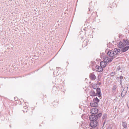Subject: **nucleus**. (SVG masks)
<instances>
[{"label":"nucleus","mask_w":129,"mask_h":129,"mask_svg":"<svg viewBox=\"0 0 129 129\" xmlns=\"http://www.w3.org/2000/svg\"><path fill=\"white\" fill-rule=\"evenodd\" d=\"M83 30H84L85 31H86L87 30V28H83Z\"/></svg>","instance_id":"obj_23"},{"label":"nucleus","mask_w":129,"mask_h":129,"mask_svg":"<svg viewBox=\"0 0 129 129\" xmlns=\"http://www.w3.org/2000/svg\"><path fill=\"white\" fill-rule=\"evenodd\" d=\"M111 62V59H108L107 57H105L104 60L100 62V65L102 67L104 68L106 67L107 63Z\"/></svg>","instance_id":"obj_1"},{"label":"nucleus","mask_w":129,"mask_h":129,"mask_svg":"<svg viewBox=\"0 0 129 129\" xmlns=\"http://www.w3.org/2000/svg\"><path fill=\"white\" fill-rule=\"evenodd\" d=\"M114 52L116 57L117 55H118L120 53L121 50L119 49L115 48L114 49Z\"/></svg>","instance_id":"obj_8"},{"label":"nucleus","mask_w":129,"mask_h":129,"mask_svg":"<svg viewBox=\"0 0 129 129\" xmlns=\"http://www.w3.org/2000/svg\"><path fill=\"white\" fill-rule=\"evenodd\" d=\"M23 112H27V110H26L23 111Z\"/></svg>","instance_id":"obj_26"},{"label":"nucleus","mask_w":129,"mask_h":129,"mask_svg":"<svg viewBox=\"0 0 129 129\" xmlns=\"http://www.w3.org/2000/svg\"><path fill=\"white\" fill-rule=\"evenodd\" d=\"M107 129H112V127H108L107 128Z\"/></svg>","instance_id":"obj_24"},{"label":"nucleus","mask_w":129,"mask_h":129,"mask_svg":"<svg viewBox=\"0 0 129 129\" xmlns=\"http://www.w3.org/2000/svg\"><path fill=\"white\" fill-rule=\"evenodd\" d=\"M122 125L124 128H126L127 127V124L125 122H122Z\"/></svg>","instance_id":"obj_16"},{"label":"nucleus","mask_w":129,"mask_h":129,"mask_svg":"<svg viewBox=\"0 0 129 129\" xmlns=\"http://www.w3.org/2000/svg\"><path fill=\"white\" fill-rule=\"evenodd\" d=\"M106 56L105 55V53H101L100 55V56L101 58H103L104 59V58L106 57Z\"/></svg>","instance_id":"obj_15"},{"label":"nucleus","mask_w":129,"mask_h":129,"mask_svg":"<svg viewBox=\"0 0 129 129\" xmlns=\"http://www.w3.org/2000/svg\"><path fill=\"white\" fill-rule=\"evenodd\" d=\"M95 68L96 70L99 72H101L103 71V68L101 66H96Z\"/></svg>","instance_id":"obj_10"},{"label":"nucleus","mask_w":129,"mask_h":129,"mask_svg":"<svg viewBox=\"0 0 129 129\" xmlns=\"http://www.w3.org/2000/svg\"><path fill=\"white\" fill-rule=\"evenodd\" d=\"M102 115V114L100 113L96 115H95V116L97 117V119L100 117Z\"/></svg>","instance_id":"obj_18"},{"label":"nucleus","mask_w":129,"mask_h":129,"mask_svg":"<svg viewBox=\"0 0 129 129\" xmlns=\"http://www.w3.org/2000/svg\"><path fill=\"white\" fill-rule=\"evenodd\" d=\"M99 101L100 100L97 97L93 99V102L90 103V105L92 107H96L98 106V103Z\"/></svg>","instance_id":"obj_2"},{"label":"nucleus","mask_w":129,"mask_h":129,"mask_svg":"<svg viewBox=\"0 0 129 129\" xmlns=\"http://www.w3.org/2000/svg\"><path fill=\"white\" fill-rule=\"evenodd\" d=\"M124 45L123 43L122 42H120L118 44V46L119 48L121 49V51L123 52V50L124 47Z\"/></svg>","instance_id":"obj_9"},{"label":"nucleus","mask_w":129,"mask_h":129,"mask_svg":"<svg viewBox=\"0 0 129 129\" xmlns=\"http://www.w3.org/2000/svg\"><path fill=\"white\" fill-rule=\"evenodd\" d=\"M96 95L97 94V95L99 97H100L101 96V89L100 88H98L96 89Z\"/></svg>","instance_id":"obj_11"},{"label":"nucleus","mask_w":129,"mask_h":129,"mask_svg":"<svg viewBox=\"0 0 129 129\" xmlns=\"http://www.w3.org/2000/svg\"><path fill=\"white\" fill-rule=\"evenodd\" d=\"M112 73H113V72H112V73H111V74H112Z\"/></svg>","instance_id":"obj_30"},{"label":"nucleus","mask_w":129,"mask_h":129,"mask_svg":"<svg viewBox=\"0 0 129 129\" xmlns=\"http://www.w3.org/2000/svg\"><path fill=\"white\" fill-rule=\"evenodd\" d=\"M107 117V116L106 115L104 114L103 115L102 118L104 120L105 119V120H106V118Z\"/></svg>","instance_id":"obj_19"},{"label":"nucleus","mask_w":129,"mask_h":129,"mask_svg":"<svg viewBox=\"0 0 129 129\" xmlns=\"http://www.w3.org/2000/svg\"><path fill=\"white\" fill-rule=\"evenodd\" d=\"M123 77L121 76L120 77V79L122 80L123 79Z\"/></svg>","instance_id":"obj_21"},{"label":"nucleus","mask_w":129,"mask_h":129,"mask_svg":"<svg viewBox=\"0 0 129 129\" xmlns=\"http://www.w3.org/2000/svg\"><path fill=\"white\" fill-rule=\"evenodd\" d=\"M89 119L90 121H96L97 119V117L95 115H93L90 116Z\"/></svg>","instance_id":"obj_7"},{"label":"nucleus","mask_w":129,"mask_h":129,"mask_svg":"<svg viewBox=\"0 0 129 129\" xmlns=\"http://www.w3.org/2000/svg\"><path fill=\"white\" fill-rule=\"evenodd\" d=\"M122 80L120 79V85H122Z\"/></svg>","instance_id":"obj_20"},{"label":"nucleus","mask_w":129,"mask_h":129,"mask_svg":"<svg viewBox=\"0 0 129 129\" xmlns=\"http://www.w3.org/2000/svg\"><path fill=\"white\" fill-rule=\"evenodd\" d=\"M90 78L93 80H95L96 79V77L94 74L93 73H91L90 75Z\"/></svg>","instance_id":"obj_13"},{"label":"nucleus","mask_w":129,"mask_h":129,"mask_svg":"<svg viewBox=\"0 0 129 129\" xmlns=\"http://www.w3.org/2000/svg\"><path fill=\"white\" fill-rule=\"evenodd\" d=\"M105 123V121L104 122V123H103V125H104V124Z\"/></svg>","instance_id":"obj_28"},{"label":"nucleus","mask_w":129,"mask_h":129,"mask_svg":"<svg viewBox=\"0 0 129 129\" xmlns=\"http://www.w3.org/2000/svg\"><path fill=\"white\" fill-rule=\"evenodd\" d=\"M98 110L96 108H93L90 111V112L91 115H94L97 114L98 113Z\"/></svg>","instance_id":"obj_6"},{"label":"nucleus","mask_w":129,"mask_h":129,"mask_svg":"<svg viewBox=\"0 0 129 129\" xmlns=\"http://www.w3.org/2000/svg\"><path fill=\"white\" fill-rule=\"evenodd\" d=\"M90 95L91 96H95L96 95V94L95 92L93 90H91L89 92Z\"/></svg>","instance_id":"obj_14"},{"label":"nucleus","mask_w":129,"mask_h":129,"mask_svg":"<svg viewBox=\"0 0 129 129\" xmlns=\"http://www.w3.org/2000/svg\"><path fill=\"white\" fill-rule=\"evenodd\" d=\"M24 109H26L28 108V107L27 106H24Z\"/></svg>","instance_id":"obj_22"},{"label":"nucleus","mask_w":129,"mask_h":129,"mask_svg":"<svg viewBox=\"0 0 129 129\" xmlns=\"http://www.w3.org/2000/svg\"><path fill=\"white\" fill-rule=\"evenodd\" d=\"M107 54L110 57V58H109L108 56L107 55L105 57L106 58V57H107L108 59H111V61H112L113 58L115 57L113 51L112 50L109 51L107 53Z\"/></svg>","instance_id":"obj_4"},{"label":"nucleus","mask_w":129,"mask_h":129,"mask_svg":"<svg viewBox=\"0 0 129 129\" xmlns=\"http://www.w3.org/2000/svg\"><path fill=\"white\" fill-rule=\"evenodd\" d=\"M84 115H82L81 116V117H82V118H83V117H84Z\"/></svg>","instance_id":"obj_27"},{"label":"nucleus","mask_w":129,"mask_h":129,"mask_svg":"<svg viewBox=\"0 0 129 129\" xmlns=\"http://www.w3.org/2000/svg\"><path fill=\"white\" fill-rule=\"evenodd\" d=\"M123 42L124 46V47L123 50V52H124L129 49V40H124Z\"/></svg>","instance_id":"obj_3"},{"label":"nucleus","mask_w":129,"mask_h":129,"mask_svg":"<svg viewBox=\"0 0 129 129\" xmlns=\"http://www.w3.org/2000/svg\"><path fill=\"white\" fill-rule=\"evenodd\" d=\"M127 106L129 109V102H128L127 104Z\"/></svg>","instance_id":"obj_25"},{"label":"nucleus","mask_w":129,"mask_h":129,"mask_svg":"<svg viewBox=\"0 0 129 129\" xmlns=\"http://www.w3.org/2000/svg\"><path fill=\"white\" fill-rule=\"evenodd\" d=\"M88 10H89V11H90V8H88Z\"/></svg>","instance_id":"obj_29"},{"label":"nucleus","mask_w":129,"mask_h":129,"mask_svg":"<svg viewBox=\"0 0 129 129\" xmlns=\"http://www.w3.org/2000/svg\"><path fill=\"white\" fill-rule=\"evenodd\" d=\"M90 126L92 127H95L97 125L98 122L97 121H91L90 123Z\"/></svg>","instance_id":"obj_5"},{"label":"nucleus","mask_w":129,"mask_h":129,"mask_svg":"<svg viewBox=\"0 0 129 129\" xmlns=\"http://www.w3.org/2000/svg\"><path fill=\"white\" fill-rule=\"evenodd\" d=\"M117 86L116 85H114L113 86L112 89V92H114L117 88Z\"/></svg>","instance_id":"obj_17"},{"label":"nucleus","mask_w":129,"mask_h":129,"mask_svg":"<svg viewBox=\"0 0 129 129\" xmlns=\"http://www.w3.org/2000/svg\"><path fill=\"white\" fill-rule=\"evenodd\" d=\"M127 89L124 88L121 93V96L123 97L125 95L127 91Z\"/></svg>","instance_id":"obj_12"}]
</instances>
